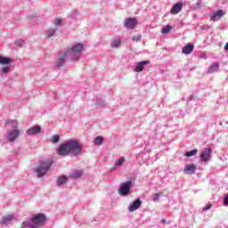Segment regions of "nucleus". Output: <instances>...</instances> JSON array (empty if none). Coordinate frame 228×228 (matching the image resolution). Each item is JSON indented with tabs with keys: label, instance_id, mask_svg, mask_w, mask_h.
I'll return each instance as SVG.
<instances>
[{
	"label": "nucleus",
	"instance_id": "nucleus-1",
	"mask_svg": "<svg viewBox=\"0 0 228 228\" xmlns=\"http://www.w3.org/2000/svg\"><path fill=\"white\" fill-rule=\"evenodd\" d=\"M81 151H83V145L77 142V140L69 139L63 143H61L56 150L58 156L67 157L75 156L77 158L79 154H81Z\"/></svg>",
	"mask_w": 228,
	"mask_h": 228
},
{
	"label": "nucleus",
	"instance_id": "nucleus-2",
	"mask_svg": "<svg viewBox=\"0 0 228 228\" xmlns=\"http://www.w3.org/2000/svg\"><path fill=\"white\" fill-rule=\"evenodd\" d=\"M45 224V215L37 214L30 221H25L21 224V228H41Z\"/></svg>",
	"mask_w": 228,
	"mask_h": 228
},
{
	"label": "nucleus",
	"instance_id": "nucleus-3",
	"mask_svg": "<svg viewBox=\"0 0 228 228\" xmlns=\"http://www.w3.org/2000/svg\"><path fill=\"white\" fill-rule=\"evenodd\" d=\"M83 49H85V45L77 43L74 44L71 48H67L64 51H66L68 56H69L72 61H77L81 58V53H83Z\"/></svg>",
	"mask_w": 228,
	"mask_h": 228
},
{
	"label": "nucleus",
	"instance_id": "nucleus-4",
	"mask_svg": "<svg viewBox=\"0 0 228 228\" xmlns=\"http://www.w3.org/2000/svg\"><path fill=\"white\" fill-rule=\"evenodd\" d=\"M53 167V160L51 159H46L42 161L35 169L34 172L38 177V179H42L45 174L49 172V168Z\"/></svg>",
	"mask_w": 228,
	"mask_h": 228
},
{
	"label": "nucleus",
	"instance_id": "nucleus-5",
	"mask_svg": "<svg viewBox=\"0 0 228 228\" xmlns=\"http://www.w3.org/2000/svg\"><path fill=\"white\" fill-rule=\"evenodd\" d=\"M12 59L8 57H4L0 55V65H4L2 69H0V76H6V74H10L12 72Z\"/></svg>",
	"mask_w": 228,
	"mask_h": 228
},
{
	"label": "nucleus",
	"instance_id": "nucleus-6",
	"mask_svg": "<svg viewBox=\"0 0 228 228\" xmlns=\"http://www.w3.org/2000/svg\"><path fill=\"white\" fill-rule=\"evenodd\" d=\"M130 191H131V182L122 183L119 189L118 190V193L119 195H122L123 197L129 195Z\"/></svg>",
	"mask_w": 228,
	"mask_h": 228
},
{
	"label": "nucleus",
	"instance_id": "nucleus-7",
	"mask_svg": "<svg viewBox=\"0 0 228 228\" xmlns=\"http://www.w3.org/2000/svg\"><path fill=\"white\" fill-rule=\"evenodd\" d=\"M20 136V130L19 129H13V130H8L6 134V140L9 141L11 143H13L17 138Z\"/></svg>",
	"mask_w": 228,
	"mask_h": 228
},
{
	"label": "nucleus",
	"instance_id": "nucleus-8",
	"mask_svg": "<svg viewBox=\"0 0 228 228\" xmlns=\"http://www.w3.org/2000/svg\"><path fill=\"white\" fill-rule=\"evenodd\" d=\"M200 158L203 163H208L211 160V148H206L201 151Z\"/></svg>",
	"mask_w": 228,
	"mask_h": 228
},
{
	"label": "nucleus",
	"instance_id": "nucleus-9",
	"mask_svg": "<svg viewBox=\"0 0 228 228\" xmlns=\"http://www.w3.org/2000/svg\"><path fill=\"white\" fill-rule=\"evenodd\" d=\"M137 24L138 20L135 18H126L124 26L126 29H134Z\"/></svg>",
	"mask_w": 228,
	"mask_h": 228
},
{
	"label": "nucleus",
	"instance_id": "nucleus-10",
	"mask_svg": "<svg viewBox=\"0 0 228 228\" xmlns=\"http://www.w3.org/2000/svg\"><path fill=\"white\" fill-rule=\"evenodd\" d=\"M5 129H8V131H12L13 129H19V120L17 119H10L7 120L4 124Z\"/></svg>",
	"mask_w": 228,
	"mask_h": 228
},
{
	"label": "nucleus",
	"instance_id": "nucleus-11",
	"mask_svg": "<svg viewBox=\"0 0 228 228\" xmlns=\"http://www.w3.org/2000/svg\"><path fill=\"white\" fill-rule=\"evenodd\" d=\"M224 15H225L224 10H217L210 14V20H212L213 22H216L220 20V19H222Z\"/></svg>",
	"mask_w": 228,
	"mask_h": 228
},
{
	"label": "nucleus",
	"instance_id": "nucleus-12",
	"mask_svg": "<svg viewBox=\"0 0 228 228\" xmlns=\"http://www.w3.org/2000/svg\"><path fill=\"white\" fill-rule=\"evenodd\" d=\"M67 58H70L69 55L66 53V51L64 50L63 52H61L60 53V57L56 61V67H63V63H65V60H67Z\"/></svg>",
	"mask_w": 228,
	"mask_h": 228
},
{
	"label": "nucleus",
	"instance_id": "nucleus-13",
	"mask_svg": "<svg viewBox=\"0 0 228 228\" xmlns=\"http://www.w3.org/2000/svg\"><path fill=\"white\" fill-rule=\"evenodd\" d=\"M140 206H142V200L138 198L135 201H134L128 206L129 213H133V211H136V209L140 208Z\"/></svg>",
	"mask_w": 228,
	"mask_h": 228
},
{
	"label": "nucleus",
	"instance_id": "nucleus-14",
	"mask_svg": "<svg viewBox=\"0 0 228 228\" xmlns=\"http://www.w3.org/2000/svg\"><path fill=\"white\" fill-rule=\"evenodd\" d=\"M41 131L42 127L39 126H34L27 130V134H28V136H33L35 134H40Z\"/></svg>",
	"mask_w": 228,
	"mask_h": 228
},
{
	"label": "nucleus",
	"instance_id": "nucleus-15",
	"mask_svg": "<svg viewBox=\"0 0 228 228\" xmlns=\"http://www.w3.org/2000/svg\"><path fill=\"white\" fill-rule=\"evenodd\" d=\"M183 2L175 4L171 8L170 13H172V15H177V13L183 10Z\"/></svg>",
	"mask_w": 228,
	"mask_h": 228
},
{
	"label": "nucleus",
	"instance_id": "nucleus-16",
	"mask_svg": "<svg viewBox=\"0 0 228 228\" xmlns=\"http://www.w3.org/2000/svg\"><path fill=\"white\" fill-rule=\"evenodd\" d=\"M149 63H151V61H142L137 62L134 69L135 72H142L143 69H145V65H149Z\"/></svg>",
	"mask_w": 228,
	"mask_h": 228
},
{
	"label": "nucleus",
	"instance_id": "nucleus-17",
	"mask_svg": "<svg viewBox=\"0 0 228 228\" xmlns=\"http://www.w3.org/2000/svg\"><path fill=\"white\" fill-rule=\"evenodd\" d=\"M12 221L13 216L9 215L2 217V219L0 220V224L1 225H10V224H12Z\"/></svg>",
	"mask_w": 228,
	"mask_h": 228
},
{
	"label": "nucleus",
	"instance_id": "nucleus-18",
	"mask_svg": "<svg viewBox=\"0 0 228 228\" xmlns=\"http://www.w3.org/2000/svg\"><path fill=\"white\" fill-rule=\"evenodd\" d=\"M194 48L195 46L193 45V44L186 45L185 46L183 47L182 53L183 54H191V53H193Z\"/></svg>",
	"mask_w": 228,
	"mask_h": 228
},
{
	"label": "nucleus",
	"instance_id": "nucleus-19",
	"mask_svg": "<svg viewBox=\"0 0 228 228\" xmlns=\"http://www.w3.org/2000/svg\"><path fill=\"white\" fill-rule=\"evenodd\" d=\"M195 170H197V167L193 164L187 165L183 168L184 174H195Z\"/></svg>",
	"mask_w": 228,
	"mask_h": 228
},
{
	"label": "nucleus",
	"instance_id": "nucleus-20",
	"mask_svg": "<svg viewBox=\"0 0 228 228\" xmlns=\"http://www.w3.org/2000/svg\"><path fill=\"white\" fill-rule=\"evenodd\" d=\"M121 44H122V40L115 38L111 40L110 47H112V49H118Z\"/></svg>",
	"mask_w": 228,
	"mask_h": 228
},
{
	"label": "nucleus",
	"instance_id": "nucleus-21",
	"mask_svg": "<svg viewBox=\"0 0 228 228\" xmlns=\"http://www.w3.org/2000/svg\"><path fill=\"white\" fill-rule=\"evenodd\" d=\"M220 69V64L218 62H214L208 68V74H213V72H216Z\"/></svg>",
	"mask_w": 228,
	"mask_h": 228
},
{
	"label": "nucleus",
	"instance_id": "nucleus-22",
	"mask_svg": "<svg viewBox=\"0 0 228 228\" xmlns=\"http://www.w3.org/2000/svg\"><path fill=\"white\" fill-rule=\"evenodd\" d=\"M83 175V170H75L70 173L69 177L71 179H79Z\"/></svg>",
	"mask_w": 228,
	"mask_h": 228
},
{
	"label": "nucleus",
	"instance_id": "nucleus-23",
	"mask_svg": "<svg viewBox=\"0 0 228 228\" xmlns=\"http://www.w3.org/2000/svg\"><path fill=\"white\" fill-rule=\"evenodd\" d=\"M124 163H126V158L120 157L119 159H116V161L114 163V167H115V168H117L118 167H122V165H124Z\"/></svg>",
	"mask_w": 228,
	"mask_h": 228
},
{
	"label": "nucleus",
	"instance_id": "nucleus-24",
	"mask_svg": "<svg viewBox=\"0 0 228 228\" xmlns=\"http://www.w3.org/2000/svg\"><path fill=\"white\" fill-rule=\"evenodd\" d=\"M57 30H58V28H48L46 30V33H45L47 38H51V37H54V33H56Z\"/></svg>",
	"mask_w": 228,
	"mask_h": 228
},
{
	"label": "nucleus",
	"instance_id": "nucleus-25",
	"mask_svg": "<svg viewBox=\"0 0 228 228\" xmlns=\"http://www.w3.org/2000/svg\"><path fill=\"white\" fill-rule=\"evenodd\" d=\"M65 183H67V176L65 175L60 176L57 179V186H62V184H65Z\"/></svg>",
	"mask_w": 228,
	"mask_h": 228
},
{
	"label": "nucleus",
	"instance_id": "nucleus-26",
	"mask_svg": "<svg viewBox=\"0 0 228 228\" xmlns=\"http://www.w3.org/2000/svg\"><path fill=\"white\" fill-rule=\"evenodd\" d=\"M199 152V150L194 149L191 150L190 151H187L184 156H186L187 158H191L192 156H197V153Z\"/></svg>",
	"mask_w": 228,
	"mask_h": 228
},
{
	"label": "nucleus",
	"instance_id": "nucleus-27",
	"mask_svg": "<svg viewBox=\"0 0 228 228\" xmlns=\"http://www.w3.org/2000/svg\"><path fill=\"white\" fill-rule=\"evenodd\" d=\"M103 142H104V139L102 138V136H97L94 140V145H102Z\"/></svg>",
	"mask_w": 228,
	"mask_h": 228
},
{
	"label": "nucleus",
	"instance_id": "nucleus-28",
	"mask_svg": "<svg viewBox=\"0 0 228 228\" xmlns=\"http://www.w3.org/2000/svg\"><path fill=\"white\" fill-rule=\"evenodd\" d=\"M170 29H172V26L170 25H167L166 27H164L161 30V33L163 35H167V33H170Z\"/></svg>",
	"mask_w": 228,
	"mask_h": 228
},
{
	"label": "nucleus",
	"instance_id": "nucleus-29",
	"mask_svg": "<svg viewBox=\"0 0 228 228\" xmlns=\"http://www.w3.org/2000/svg\"><path fill=\"white\" fill-rule=\"evenodd\" d=\"M52 143H58L60 142V135L58 134H53L50 140Z\"/></svg>",
	"mask_w": 228,
	"mask_h": 228
},
{
	"label": "nucleus",
	"instance_id": "nucleus-30",
	"mask_svg": "<svg viewBox=\"0 0 228 228\" xmlns=\"http://www.w3.org/2000/svg\"><path fill=\"white\" fill-rule=\"evenodd\" d=\"M134 42H140L142 40V34H137L132 37Z\"/></svg>",
	"mask_w": 228,
	"mask_h": 228
},
{
	"label": "nucleus",
	"instance_id": "nucleus-31",
	"mask_svg": "<svg viewBox=\"0 0 228 228\" xmlns=\"http://www.w3.org/2000/svg\"><path fill=\"white\" fill-rule=\"evenodd\" d=\"M61 22H62L61 19L57 18L54 20L53 24H54L55 28H58V26H61Z\"/></svg>",
	"mask_w": 228,
	"mask_h": 228
},
{
	"label": "nucleus",
	"instance_id": "nucleus-32",
	"mask_svg": "<svg viewBox=\"0 0 228 228\" xmlns=\"http://www.w3.org/2000/svg\"><path fill=\"white\" fill-rule=\"evenodd\" d=\"M78 15H79V12H77V11H73L71 13H70V17L72 18V19H77V17H78Z\"/></svg>",
	"mask_w": 228,
	"mask_h": 228
},
{
	"label": "nucleus",
	"instance_id": "nucleus-33",
	"mask_svg": "<svg viewBox=\"0 0 228 228\" xmlns=\"http://www.w3.org/2000/svg\"><path fill=\"white\" fill-rule=\"evenodd\" d=\"M211 203H208L203 208L202 211L206 212V211H209V209H211Z\"/></svg>",
	"mask_w": 228,
	"mask_h": 228
},
{
	"label": "nucleus",
	"instance_id": "nucleus-34",
	"mask_svg": "<svg viewBox=\"0 0 228 228\" xmlns=\"http://www.w3.org/2000/svg\"><path fill=\"white\" fill-rule=\"evenodd\" d=\"M153 200H154V202L159 201V193L153 194Z\"/></svg>",
	"mask_w": 228,
	"mask_h": 228
},
{
	"label": "nucleus",
	"instance_id": "nucleus-35",
	"mask_svg": "<svg viewBox=\"0 0 228 228\" xmlns=\"http://www.w3.org/2000/svg\"><path fill=\"white\" fill-rule=\"evenodd\" d=\"M16 45H19L20 47L21 45H24V40L20 39V40L16 41Z\"/></svg>",
	"mask_w": 228,
	"mask_h": 228
},
{
	"label": "nucleus",
	"instance_id": "nucleus-36",
	"mask_svg": "<svg viewBox=\"0 0 228 228\" xmlns=\"http://www.w3.org/2000/svg\"><path fill=\"white\" fill-rule=\"evenodd\" d=\"M224 205L228 206V194L224 195Z\"/></svg>",
	"mask_w": 228,
	"mask_h": 228
},
{
	"label": "nucleus",
	"instance_id": "nucleus-37",
	"mask_svg": "<svg viewBox=\"0 0 228 228\" xmlns=\"http://www.w3.org/2000/svg\"><path fill=\"white\" fill-rule=\"evenodd\" d=\"M202 6V2L198 1V3L195 5V8H200Z\"/></svg>",
	"mask_w": 228,
	"mask_h": 228
},
{
	"label": "nucleus",
	"instance_id": "nucleus-38",
	"mask_svg": "<svg viewBox=\"0 0 228 228\" xmlns=\"http://www.w3.org/2000/svg\"><path fill=\"white\" fill-rule=\"evenodd\" d=\"M200 58H206V54H201L200 56Z\"/></svg>",
	"mask_w": 228,
	"mask_h": 228
}]
</instances>
